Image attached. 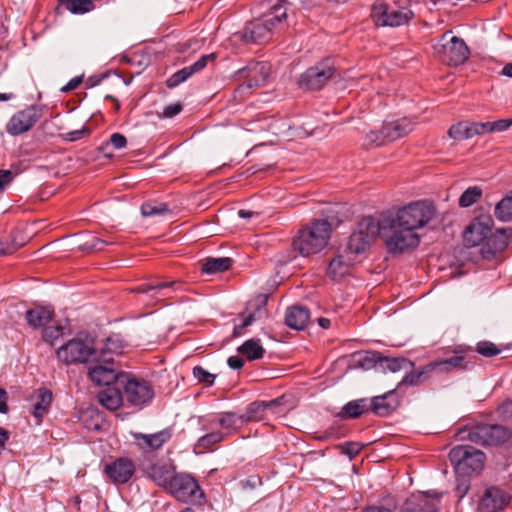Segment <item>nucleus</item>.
Wrapping results in <instances>:
<instances>
[{
  "instance_id": "f257e3e1",
  "label": "nucleus",
  "mask_w": 512,
  "mask_h": 512,
  "mask_svg": "<svg viewBox=\"0 0 512 512\" xmlns=\"http://www.w3.org/2000/svg\"><path fill=\"white\" fill-rule=\"evenodd\" d=\"M288 2L277 0L268 12L249 22L242 31L234 37L245 43L264 44L272 39L275 31L279 30L287 20Z\"/></svg>"
},
{
  "instance_id": "f03ea898",
  "label": "nucleus",
  "mask_w": 512,
  "mask_h": 512,
  "mask_svg": "<svg viewBox=\"0 0 512 512\" xmlns=\"http://www.w3.org/2000/svg\"><path fill=\"white\" fill-rule=\"evenodd\" d=\"M332 231V224L328 220H311L296 232L292 248L303 257L316 255L328 245Z\"/></svg>"
},
{
  "instance_id": "7ed1b4c3",
  "label": "nucleus",
  "mask_w": 512,
  "mask_h": 512,
  "mask_svg": "<svg viewBox=\"0 0 512 512\" xmlns=\"http://www.w3.org/2000/svg\"><path fill=\"white\" fill-rule=\"evenodd\" d=\"M379 236L390 253H403L419 244V236L409 227L400 225L395 216H382L377 220Z\"/></svg>"
},
{
  "instance_id": "20e7f679",
  "label": "nucleus",
  "mask_w": 512,
  "mask_h": 512,
  "mask_svg": "<svg viewBox=\"0 0 512 512\" xmlns=\"http://www.w3.org/2000/svg\"><path fill=\"white\" fill-rule=\"evenodd\" d=\"M99 356L95 340L87 333H78L56 350L59 362L65 365H78L96 362Z\"/></svg>"
},
{
  "instance_id": "39448f33",
  "label": "nucleus",
  "mask_w": 512,
  "mask_h": 512,
  "mask_svg": "<svg viewBox=\"0 0 512 512\" xmlns=\"http://www.w3.org/2000/svg\"><path fill=\"white\" fill-rule=\"evenodd\" d=\"M411 0H393V7L377 0L371 8V18L376 26L398 27L408 24L415 16L410 9Z\"/></svg>"
},
{
  "instance_id": "423d86ee",
  "label": "nucleus",
  "mask_w": 512,
  "mask_h": 512,
  "mask_svg": "<svg viewBox=\"0 0 512 512\" xmlns=\"http://www.w3.org/2000/svg\"><path fill=\"white\" fill-rule=\"evenodd\" d=\"M438 216V211L429 200H418L400 208L395 217L400 225L411 230L421 229L430 224Z\"/></svg>"
},
{
  "instance_id": "0eeeda50",
  "label": "nucleus",
  "mask_w": 512,
  "mask_h": 512,
  "mask_svg": "<svg viewBox=\"0 0 512 512\" xmlns=\"http://www.w3.org/2000/svg\"><path fill=\"white\" fill-rule=\"evenodd\" d=\"M449 460L458 474L471 476L482 471L486 456L473 446L457 445L450 450Z\"/></svg>"
},
{
  "instance_id": "6e6552de",
  "label": "nucleus",
  "mask_w": 512,
  "mask_h": 512,
  "mask_svg": "<svg viewBox=\"0 0 512 512\" xmlns=\"http://www.w3.org/2000/svg\"><path fill=\"white\" fill-rule=\"evenodd\" d=\"M433 51L440 61L451 66L463 64L470 55L465 41L452 35L451 31L441 35L439 40L433 45Z\"/></svg>"
},
{
  "instance_id": "1a4fd4ad",
  "label": "nucleus",
  "mask_w": 512,
  "mask_h": 512,
  "mask_svg": "<svg viewBox=\"0 0 512 512\" xmlns=\"http://www.w3.org/2000/svg\"><path fill=\"white\" fill-rule=\"evenodd\" d=\"M457 437L459 440H469L476 444L497 446L507 442L511 432L501 425L484 424L459 430Z\"/></svg>"
},
{
  "instance_id": "9d476101",
  "label": "nucleus",
  "mask_w": 512,
  "mask_h": 512,
  "mask_svg": "<svg viewBox=\"0 0 512 512\" xmlns=\"http://www.w3.org/2000/svg\"><path fill=\"white\" fill-rule=\"evenodd\" d=\"M166 492L183 503H197L204 498L197 480L186 473H177Z\"/></svg>"
},
{
  "instance_id": "9b49d317",
  "label": "nucleus",
  "mask_w": 512,
  "mask_h": 512,
  "mask_svg": "<svg viewBox=\"0 0 512 512\" xmlns=\"http://www.w3.org/2000/svg\"><path fill=\"white\" fill-rule=\"evenodd\" d=\"M378 234L379 224L377 219L371 216L363 217L349 238L347 250L355 255L364 252Z\"/></svg>"
},
{
  "instance_id": "f8f14e48",
  "label": "nucleus",
  "mask_w": 512,
  "mask_h": 512,
  "mask_svg": "<svg viewBox=\"0 0 512 512\" xmlns=\"http://www.w3.org/2000/svg\"><path fill=\"white\" fill-rule=\"evenodd\" d=\"M119 386H122L124 397L131 405H145L154 396L153 389L147 381L132 378L127 374L120 376Z\"/></svg>"
},
{
  "instance_id": "ddd939ff",
  "label": "nucleus",
  "mask_w": 512,
  "mask_h": 512,
  "mask_svg": "<svg viewBox=\"0 0 512 512\" xmlns=\"http://www.w3.org/2000/svg\"><path fill=\"white\" fill-rule=\"evenodd\" d=\"M42 109L30 105L15 113L6 124V132L18 136L29 131L41 118Z\"/></svg>"
},
{
  "instance_id": "4468645a",
  "label": "nucleus",
  "mask_w": 512,
  "mask_h": 512,
  "mask_svg": "<svg viewBox=\"0 0 512 512\" xmlns=\"http://www.w3.org/2000/svg\"><path fill=\"white\" fill-rule=\"evenodd\" d=\"M271 66L267 62H250L238 71V78L242 81L239 90L252 89L264 86L270 76Z\"/></svg>"
},
{
  "instance_id": "2eb2a0df",
  "label": "nucleus",
  "mask_w": 512,
  "mask_h": 512,
  "mask_svg": "<svg viewBox=\"0 0 512 512\" xmlns=\"http://www.w3.org/2000/svg\"><path fill=\"white\" fill-rule=\"evenodd\" d=\"M335 74V69L329 61L320 62L308 68L299 79V86L304 89L317 90Z\"/></svg>"
},
{
  "instance_id": "dca6fc26",
  "label": "nucleus",
  "mask_w": 512,
  "mask_h": 512,
  "mask_svg": "<svg viewBox=\"0 0 512 512\" xmlns=\"http://www.w3.org/2000/svg\"><path fill=\"white\" fill-rule=\"evenodd\" d=\"M494 221L490 215L476 217L465 229L463 238L468 246H477L491 235Z\"/></svg>"
},
{
  "instance_id": "f3484780",
  "label": "nucleus",
  "mask_w": 512,
  "mask_h": 512,
  "mask_svg": "<svg viewBox=\"0 0 512 512\" xmlns=\"http://www.w3.org/2000/svg\"><path fill=\"white\" fill-rule=\"evenodd\" d=\"M135 472V465L129 458L120 457L113 462L106 464L104 473L107 478L114 484L127 483Z\"/></svg>"
},
{
  "instance_id": "a211bd4d",
  "label": "nucleus",
  "mask_w": 512,
  "mask_h": 512,
  "mask_svg": "<svg viewBox=\"0 0 512 512\" xmlns=\"http://www.w3.org/2000/svg\"><path fill=\"white\" fill-rule=\"evenodd\" d=\"M172 438V430L170 428L163 429L156 433L144 434L134 433L133 439L135 445L143 453H150L159 450L164 444Z\"/></svg>"
},
{
  "instance_id": "6ab92c4d",
  "label": "nucleus",
  "mask_w": 512,
  "mask_h": 512,
  "mask_svg": "<svg viewBox=\"0 0 512 512\" xmlns=\"http://www.w3.org/2000/svg\"><path fill=\"white\" fill-rule=\"evenodd\" d=\"M509 500V495L502 489L489 487L479 501L478 512H499L509 503Z\"/></svg>"
},
{
  "instance_id": "aec40b11",
  "label": "nucleus",
  "mask_w": 512,
  "mask_h": 512,
  "mask_svg": "<svg viewBox=\"0 0 512 512\" xmlns=\"http://www.w3.org/2000/svg\"><path fill=\"white\" fill-rule=\"evenodd\" d=\"M143 470L150 480L165 491L168 489L172 479H174V476L177 474L175 465L165 462L151 464Z\"/></svg>"
},
{
  "instance_id": "412c9836",
  "label": "nucleus",
  "mask_w": 512,
  "mask_h": 512,
  "mask_svg": "<svg viewBox=\"0 0 512 512\" xmlns=\"http://www.w3.org/2000/svg\"><path fill=\"white\" fill-rule=\"evenodd\" d=\"M216 59V55L214 53L202 55L195 63L190 66H186L181 70L174 73L167 79V86L169 88H174L187 79H189L193 74L203 70L209 62H213Z\"/></svg>"
},
{
  "instance_id": "4be33fe9",
  "label": "nucleus",
  "mask_w": 512,
  "mask_h": 512,
  "mask_svg": "<svg viewBox=\"0 0 512 512\" xmlns=\"http://www.w3.org/2000/svg\"><path fill=\"white\" fill-rule=\"evenodd\" d=\"M123 373H118L114 368L108 367L107 364L98 363L97 365L90 367L88 376L92 382L97 385H106L107 387L118 385L119 378Z\"/></svg>"
},
{
  "instance_id": "5701e85b",
  "label": "nucleus",
  "mask_w": 512,
  "mask_h": 512,
  "mask_svg": "<svg viewBox=\"0 0 512 512\" xmlns=\"http://www.w3.org/2000/svg\"><path fill=\"white\" fill-rule=\"evenodd\" d=\"M400 404L399 395L396 390L375 396L369 404L370 409L379 416H387L392 413Z\"/></svg>"
},
{
  "instance_id": "b1692460",
  "label": "nucleus",
  "mask_w": 512,
  "mask_h": 512,
  "mask_svg": "<svg viewBox=\"0 0 512 512\" xmlns=\"http://www.w3.org/2000/svg\"><path fill=\"white\" fill-rule=\"evenodd\" d=\"M413 129V125L411 121L406 118L386 122L383 124L381 128V134H383V138H386L387 141H395L408 133H410Z\"/></svg>"
},
{
  "instance_id": "393cba45",
  "label": "nucleus",
  "mask_w": 512,
  "mask_h": 512,
  "mask_svg": "<svg viewBox=\"0 0 512 512\" xmlns=\"http://www.w3.org/2000/svg\"><path fill=\"white\" fill-rule=\"evenodd\" d=\"M121 389L122 386L113 385L101 390L97 396L99 403L108 410H117L124 399Z\"/></svg>"
},
{
  "instance_id": "a878e982",
  "label": "nucleus",
  "mask_w": 512,
  "mask_h": 512,
  "mask_svg": "<svg viewBox=\"0 0 512 512\" xmlns=\"http://www.w3.org/2000/svg\"><path fill=\"white\" fill-rule=\"evenodd\" d=\"M215 427H220L222 434L227 438L229 435L235 433L245 423L241 415L233 412L221 413L216 421L211 423Z\"/></svg>"
},
{
  "instance_id": "bb28decb",
  "label": "nucleus",
  "mask_w": 512,
  "mask_h": 512,
  "mask_svg": "<svg viewBox=\"0 0 512 512\" xmlns=\"http://www.w3.org/2000/svg\"><path fill=\"white\" fill-rule=\"evenodd\" d=\"M435 501L439 500H431L427 495H412L404 502L400 512H436Z\"/></svg>"
},
{
  "instance_id": "cd10ccee",
  "label": "nucleus",
  "mask_w": 512,
  "mask_h": 512,
  "mask_svg": "<svg viewBox=\"0 0 512 512\" xmlns=\"http://www.w3.org/2000/svg\"><path fill=\"white\" fill-rule=\"evenodd\" d=\"M310 319L309 310L300 305L292 306L287 309L285 323L292 329L301 330L306 327Z\"/></svg>"
},
{
  "instance_id": "c85d7f7f",
  "label": "nucleus",
  "mask_w": 512,
  "mask_h": 512,
  "mask_svg": "<svg viewBox=\"0 0 512 512\" xmlns=\"http://www.w3.org/2000/svg\"><path fill=\"white\" fill-rule=\"evenodd\" d=\"M123 344L121 339L114 335L106 339L101 348H98L99 356L96 363L111 364L113 362V355L122 353Z\"/></svg>"
},
{
  "instance_id": "c756f323",
  "label": "nucleus",
  "mask_w": 512,
  "mask_h": 512,
  "mask_svg": "<svg viewBox=\"0 0 512 512\" xmlns=\"http://www.w3.org/2000/svg\"><path fill=\"white\" fill-rule=\"evenodd\" d=\"M353 262L354 258L349 255L339 254L335 256L329 263L328 275L334 280L344 277L349 273Z\"/></svg>"
},
{
  "instance_id": "7c9ffc66",
  "label": "nucleus",
  "mask_w": 512,
  "mask_h": 512,
  "mask_svg": "<svg viewBox=\"0 0 512 512\" xmlns=\"http://www.w3.org/2000/svg\"><path fill=\"white\" fill-rule=\"evenodd\" d=\"M54 316V311L50 307H35L26 311L25 319L33 328H40L48 324Z\"/></svg>"
},
{
  "instance_id": "2f4dec72",
  "label": "nucleus",
  "mask_w": 512,
  "mask_h": 512,
  "mask_svg": "<svg viewBox=\"0 0 512 512\" xmlns=\"http://www.w3.org/2000/svg\"><path fill=\"white\" fill-rule=\"evenodd\" d=\"M53 400L52 392L46 388L37 391V401L33 405L32 414L36 419V424H40L43 417L49 412Z\"/></svg>"
},
{
  "instance_id": "473e14b6",
  "label": "nucleus",
  "mask_w": 512,
  "mask_h": 512,
  "mask_svg": "<svg viewBox=\"0 0 512 512\" xmlns=\"http://www.w3.org/2000/svg\"><path fill=\"white\" fill-rule=\"evenodd\" d=\"M180 282L178 281H155L151 283L141 284L136 288V291L139 293H147L150 294L151 297L161 300L165 299L164 297L165 290L173 288L174 286H179Z\"/></svg>"
},
{
  "instance_id": "72a5a7b5",
  "label": "nucleus",
  "mask_w": 512,
  "mask_h": 512,
  "mask_svg": "<svg viewBox=\"0 0 512 512\" xmlns=\"http://www.w3.org/2000/svg\"><path fill=\"white\" fill-rule=\"evenodd\" d=\"M233 260L229 257L206 258L201 266V271L206 274H217L231 268Z\"/></svg>"
},
{
  "instance_id": "f704fd0d",
  "label": "nucleus",
  "mask_w": 512,
  "mask_h": 512,
  "mask_svg": "<svg viewBox=\"0 0 512 512\" xmlns=\"http://www.w3.org/2000/svg\"><path fill=\"white\" fill-rule=\"evenodd\" d=\"M468 361L463 355H456L448 359L434 361L436 370L440 373H449L456 370L466 369Z\"/></svg>"
},
{
  "instance_id": "c9c22d12",
  "label": "nucleus",
  "mask_w": 512,
  "mask_h": 512,
  "mask_svg": "<svg viewBox=\"0 0 512 512\" xmlns=\"http://www.w3.org/2000/svg\"><path fill=\"white\" fill-rule=\"evenodd\" d=\"M370 410L367 399H358L348 402L344 405L341 411V416L344 418L355 419Z\"/></svg>"
},
{
  "instance_id": "e433bc0d",
  "label": "nucleus",
  "mask_w": 512,
  "mask_h": 512,
  "mask_svg": "<svg viewBox=\"0 0 512 512\" xmlns=\"http://www.w3.org/2000/svg\"><path fill=\"white\" fill-rule=\"evenodd\" d=\"M437 371L434 362H431L423 367H421L419 370L412 371L411 373L407 374L403 382L408 383L410 385H420L427 381L433 372Z\"/></svg>"
},
{
  "instance_id": "4c0bfd02",
  "label": "nucleus",
  "mask_w": 512,
  "mask_h": 512,
  "mask_svg": "<svg viewBox=\"0 0 512 512\" xmlns=\"http://www.w3.org/2000/svg\"><path fill=\"white\" fill-rule=\"evenodd\" d=\"M512 236V229H499L495 234H492L487 239V245L493 249L494 252L503 251L509 243Z\"/></svg>"
},
{
  "instance_id": "58836bf2",
  "label": "nucleus",
  "mask_w": 512,
  "mask_h": 512,
  "mask_svg": "<svg viewBox=\"0 0 512 512\" xmlns=\"http://www.w3.org/2000/svg\"><path fill=\"white\" fill-rule=\"evenodd\" d=\"M238 351L247 357L248 360L261 359L264 355V349L260 344L259 340L249 339L245 341L239 348Z\"/></svg>"
},
{
  "instance_id": "ea45409f",
  "label": "nucleus",
  "mask_w": 512,
  "mask_h": 512,
  "mask_svg": "<svg viewBox=\"0 0 512 512\" xmlns=\"http://www.w3.org/2000/svg\"><path fill=\"white\" fill-rule=\"evenodd\" d=\"M267 407L268 405L263 402H253L249 404L246 408V412L241 415L244 423L261 421L264 418L265 410Z\"/></svg>"
},
{
  "instance_id": "a19ab883",
  "label": "nucleus",
  "mask_w": 512,
  "mask_h": 512,
  "mask_svg": "<svg viewBox=\"0 0 512 512\" xmlns=\"http://www.w3.org/2000/svg\"><path fill=\"white\" fill-rule=\"evenodd\" d=\"M494 214L503 222L512 221V193L504 197L495 207Z\"/></svg>"
},
{
  "instance_id": "79ce46f5",
  "label": "nucleus",
  "mask_w": 512,
  "mask_h": 512,
  "mask_svg": "<svg viewBox=\"0 0 512 512\" xmlns=\"http://www.w3.org/2000/svg\"><path fill=\"white\" fill-rule=\"evenodd\" d=\"M451 138L464 140L471 138V121H461L452 125L448 131Z\"/></svg>"
},
{
  "instance_id": "37998d69",
  "label": "nucleus",
  "mask_w": 512,
  "mask_h": 512,
  "mask_svg": "<svg viewBox=\"0 0 512 512\" xmlns=\"http://www.w3.org/2000/svg\"><path fill=\"white\" fill-rule=\"evenodd\" d=\"M168 212L169 208L165 203L146 202L141 206V213L144 217L164 215Z\"/></svg>"
},
{
  "instance_id": "c03bdc74",
  "label": "nucleus",
  "mask_w": 512,
  "mask_h": 512,
  "mask_svg": "<svg viewBox=\"0 0 512 512\" xmlns=\"http://www.w3.org/2000/svg\"><path fill=\"white\" fill-rule=\"evenodd\" d=\"M226 437L219 430H213L198 440V446L203 449H211L214 445L225 440Z\"/></svg>"
},
{
  "instance_id": "a18cd8bd",
  "label": "nucleus",
  "mask_w": 512,
  "mask_h": 512,
  "mask_svg": "<svg viewBox=\"0 0 512 512\" xmlns=\"http://www.w3.org/2000/svg\"><path fill=\"white\" fill-rule=\"evenodd\" d=\"M482 196V190L479 187H469L466 189L459 198V205L461 207H469L476 203Z\"/></svg>"
},
{
  "instance_id": "49530a36",
  "label": "nucleus",
  "mask_w": 512,
  "mask_h": 512,
  "mask_svg": "<svg viewBox=\"0 0 512 512\" xmlns=\"http://www.w3.org/2000/svg\"><path fill=\"white\" fill-rule=\"evenodd\" d=\"M265 309L259 307L256 312L249 314L244 320L241 325H237L234 327L233 335L235 337L240 336L243 333V330L250 326L256 318H260L263 314H265Z\"/></svg>"
},
{
  "instance_id": "de8ad7c7",
  "label": "nucleus",
  "mask_w": 512,
  "mask_h": 512,
  "mask_svg": "<svg viewBox=\"0 0 512 512\" xmlns=\"http://www.w3.org/2000/svg\"><path fill=\"white\" fill-rule=\"evenodd\" d=\"M476 351L485 357H493L498 355L501 349L490 341H480L476 346Z\"/></svg>"
},
{
  "instance_id": "09e8293b",
  "label": "nucleus",
  "mask_w": 512,
  "mask_h": 512,
  "mask_svg": "<svg viewBox=\"0 0 512 512\" xmlns=\"http://www.w3.org/2000/svg\"><path fill=\"white\" fill-rule=\"evenodd\" d=\"M193 376L198 380L199 383L207 386L213 385L216 376L205 370L201 366H195L193 368Z\"/></svg>"
},
{
  "instance_id": "8fccbe9b",
  "label": "nucleus",
  "mask_w": 512,
  "mask_h": 512,
  "mask_svg": "<svg viewBox=\"0 0 512 512\" xmlns=\"http://www.w3.org/2000/svg\"><path fill=\"white\" fill-rule=\"evenodd\" d=\"M90 134V129L87 127H82L81 129H76L70 132L60 134V137L69 142H74L88 136Z\"/></svg>"
},
{
  "instance_id": "3c124183",
  "label": "nucleus",
  "mask_w": 512,
  "mask_h": 512,
  "mask_svg": "<svg viewBox=\"0 0 512 512\" xmlns=\"http://www.w3.org/2000/svg\"><path fill=\"white\" fill-rule=\"evenodd\" d=\"M63 333V327L62 326H50L43 330V340L46 342H49L50 344H53V342L58 339Z\"/></svg>"
},
{
  "instance_id": "603ef678",
  "label": "nucleus",
  "mask_w": 512,
  "mask_h": 512,
  "mask_svg": "<svg viewBox=\"0 0 512 512\" xmlns=\"http://www.w3.org/2000/svg\"><path fill=\"white\" fill-rule=\"evenodd\" d=\"M127 145V139L126 137L123 135V134H120V133H113L110 138H109V141L106 142L103 146H102V149H106L108 148L109 146H112L114 147L115 149H122L124 148L125 146Z\"/></svg>"
},
{
  "instance_id": "864d4df0",
  "label": "nucleus",
  "mask_w": 512,
  "mask_h": 512,
  "mask_svg": "<svg viewBox=\"0 0 512 512\" xmlns=\"http://www.w3.org/2000/svg\"><path fill=\"white\" fill-rule=\"evenodd\" d=\"M490 133V122H471V138Z\"/></svg>"
},
{
  "instance_id": "5fc2aeb1",
  "label": "nucleus",
  "mask_w": 512,
  "mask_h": 512,
  "mask_svg": "<svg viewBox=\"0 0 512 512\" xmlns=\"http://www.w3.org/2000/svg\"><path fill=\"white\" fill-rule=\"evenodd\" d=\"M490 133V122H471V138Z\"/></svg>"
},
{
  "instance_id": "6e6d98bb",
  "label": "nucleus",
  "mask_w": 512,
  "mask_h": 512,
  "mask_svg": "<svg viewBox=\"0 0 512 512\" xmlns=\"http://www.w3.org/2000/svg\"><path fill=\"white\" fill-rule=\"evenodd\" d=\"M512 125V119H499L490 122V133L506 131Z\"/></svg>"
},
{
  "instance_id": "4d7b16f0",
  "label": "nucleus",
  "mask_w": 512,
  "mask_h": 512,
  "mask_svg": "<svg viewBox=\"0 0 512 512\" xmlns=\"http://www.w3.org/2000/svg\"><path fill=\"white\" fill-rule=\"evenodd\" d=\"M366 138L370 144H374L376 146L382 145L387 141L386 138H383L381 130L379 132L371 131L369 134H367Z\"/></svg>"
},
{
  "instance_id": "13d9d810",
  "label": "nucleus",
  "mask_w": 512,
  "mask_h": 512,
  "mask_svg": "<svg viewBox=\"0 0 512 512\" xmlns=\"http://www.w3.org/2000/svg\"><path fill=\"white\" fill-rule=\"evenodd\" d=\"M182 111V106L179 103L168 105L164 108L163 116L165 118H172Z\"/></svg>"
},
{
  "instance_id": "bf43d9fd",
  "label": "nucleus",
  "mask_w": 512,
  "mask_h": 512,
  "mask_svg": "<svg viewBox=\"0 0 512 512\" xmlns=\"http://www.w3.org/2000/svg\"><path fill=\"white\" fill-rule=\"evenodd\" d=\"M387 367L392 371L396 372L402 368V365L406 362L404 358H386Z\"/></svg>"
},
{
  "instance_id": "052dcab7",
  "label": "nucleus",
  "mask_w": 512,
  "mask_h": 512,
  "mask_svg": "<svg viewBox=\"0 0 512 512\" xmlns=\"http://www.w3.org/2000/svg\"><path fill=\"white\" fill-rule=\"evenodd\" d=\"M13 180V173L10 170H0V192Z\"/></svg>"
},
{
  "instance_id": "680f3d73",
  "label": "nucleus",
  "mask_w": 512,
  "mask_h": 512,
  "mask_svg": "<svg viewBox=\"0 0 512 512\" xmlns=\"http://www.w3.org/2000/svg\"><path fill=\"white\" fill-rule=\"evenodd\" d=\"M361 450L359 443L351 442L346 443L344 446V452L350 456V458L356 456Z\"/></svg>"
},
{
  "instance_id": "e2e57ef3",
  "label": "nucleus",
  "mask_w": 512,
  "mask_h": 512,
  "mask_svg": "<svg viewBox=\"0 0 512 512\" xmlns=\"http://www.w3.org/2000/svg\"><path fill=\"white\" fill-rule=\"evenodd\" d=\"M228 365L230 368L237 370L243 367L244 362L243 360L238 356H231L228 358Z\"/></svg>"
},
{
  "instance_id": "0e129e2a",
  "label": "nucleus",
  "mask_w": 512,
  "mask_h": 512,
  "mask_svg": "<svg viewBox=\"0 0 512 512\" xmlns=\"http://www.w3.org/2000/svg\"><path fill=\"white\" fill-rule=\"evenodd\" d=\"M82 82V77L72 78L66 86L62 88V91L67 92L76 89Z\"/></svg>"
},
{
  "instance_id": "69168bd1",
  "label": "nucleus",
  "mask_w": 512,
  "mask_h": 512,
  "mask_svg": "<svg viewBox=\"0 0 512 512\" xmlns=\"http://www.w3.org/2000/svg\"><path fill=\"white\" fill-rule=\"evenodd\" d=\"M7 410V393L4 389L0 388V413H6Z\"/></svg>"
},
{
  "instance_id": "338daca9",
  "label": "nucleus",
  "mask_w": 512,
  "mask_h": 512,
  "mask_svg": "<svg viewBox=\"0 0 512 512\" xmlns=\"http://www.w3.org/2000/svg\"><path fill=\"white\" fill-rule=\"evenodd\" d=\"M9 439V433L7 430L0 428V451L5 447L6 442Z\"/></svg>"
},
{
  "instance_id": "774afa93",
  "label": "nucleus",
  "mask_w": 512,
  "mask_h": 512,
  "mask_svg": "<svg viewBox=\"0 0 512 512\" xmlns=\"http://www.w3.org/2000/svg\"><path fill=\"white\" fill-rule=\"evenodd\" d=\"M362 512H392L389 508L383 506H369Z\"/></svg>"
}]
</instances>
